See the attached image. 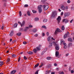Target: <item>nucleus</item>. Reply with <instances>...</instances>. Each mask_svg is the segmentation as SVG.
I'll use <instances>...</instances> for the list:
<instances>
[{
  "label": "nucleus",
  "mask_w": 74,
  "mask_h": 74,
  "mask_svg": "<svg viewBox=\"0 0 74 74\" xmlns=\"http://www.w3.org/2000/svg\"><path fill=\"white\" fill-rule=\"evenodd\" d=\"M41 50L40 48L38 47H37L36 48H34L33 50V52L36 53L37 51H39Z\"/></svg>",
  "instance_id": "obj_1"
},
{
  "label": "nucleus",
  "mask_w": 74,
  "mask_h": 74,
  "mask_svg": "<svg viewBox=\"0 0 74 74\" xmlns=\"http://www.w3.org/2000/svg\"><path fill=\"white\" fill-rule=\"evenodd\" d=\"M58 32H62V31L60 30L59 28H57V29L56 30L54 34H55V35H56V34H58Z\"/></svg>",
  "instance_id": "obj_2"
},
{
  "label": "nucleus",
  "mask_w": 74,
  "mask_h": 74,
  "mask_svg": "<svg viewBox=\"0 0 74 74\" xmlns=\"http://www.w3.org/2000/svg\"><path fill=\"white\" fill-rule=\"evenodd\" d=\"M57 15V13H56V12H53L52 13L51 16L53 18H54V17H55Z\"/></svg>",
  "instance_id": "obj_3"
},
{
  "label": "nucleus",
  "mask_w": 74,
  "mask_h": 74,
  "mask_svg": "<svg viewBox=\"0 0 74 74\" xmlns=\"http://www.w3.org/2000/svg\"><path fill=\"white\" fill-rule=\"evenodd\" d=\"M43 7L44 8V10L45 11H46L48 9V8H49V6H48V5H44L43 6Z\"/></svg>",
  "instance_id": "obj_4"
},
{
  "label": "nucleus",
  "mask_w": 74,
  "mask_h": 74,
  "mask_svg": "<svg viewBox=\"0 0 74 74\" xmlns=\"http://www.w3.org/2000/svg\"><path fill=\"white\" fill-rule=\"evenodd\" d=\"M57 20L58 21V24L60 23V20H61V18H60V16H59L58 17Z\"/></svg>",
  "instance_id": "obj_5"
},
{
  "label": "nucleus",
  "mask_w": 74,
  "mask_h": 74,
  "mask_svg": "<svg viewBox=\"0 0 74 74\" xmlns=\"http://www.w3.org/2000/svg\"><path fill=\"white\" fill-rule=\"evenodd\" d=\"M62 22H65V23H67L69 22V20L67 19L64 18L63 19Z\"/></svg>",
  "instance_id": "obj_6"
},
{
  "label": "nucleus",
  "mask_w": 74,
  "mask_h": 74,
  "mask_svg": "<svg viewBox=\"0 0 74 74\" xmlns=\"http://www.w3.org/2000/svg\"><path fill=\"white\" fill-rule=\"evenodd\" d=\"M53 40H51V42H49V47H51L52 45V43H53Z\"/></svg>",
  "instance_id": "obj_7"
},
{
  "label": "nucleus",
  "mask_w": 74,
  "mask_h": 74,
  "mask_svg": "<svg viewBox=\"0 0 74 74\" xmlns=\"http://www.w3.org/2000/svg\"><path fill=\"white\" fill-rule=\"evenodd\" d=\"M69 34V32H67V33H66V34H65L64 36V38L65 39L67 37V35Z\"/></svg>",
  "instance_id": "obj_8"
},
{
  "label": "nucleus",
  "mask_w": 74,
  "mask_h": 74,
  "mask_svg": "<svg viewBox=\"0 0 74 74\" xmlns=\"http://www.w3.org/2000/svg\"><path fill=\"white\" fill-rule=\"evenodd\" d=\"M56 51H58L59 49V46L58 45H56Z\"/></svg>",
  "instance_id": "obj_9"
},
{
  "label": "nucleus",
  "mask_w": 74,
  "mask_h": 74,
  "mask_svg": "<svg viewBox=\"0 0 74 74\" xmlns=\"http://www.w3.org/2000/svg\"><path fill=\"white\" fill-rule=\"evenodd\" d=\"M16 72V70H14L12 71L11 72V74H15Z\"/></svg>",
  "instance_id": "obj_10"
},
{
  "label": "nucleus",
  "mask_w": 74,
  "mask_h": 74,
  "mask_svg": "<svg viewBox=\"0 0 74 74\" xmlns=\"http://www.w3.org/2000/svg\"><path fill=\"white\" fill-rule=\"evenodd\" d=\"M59 53L58 51L56 52V57H58L59 56Z\"/></svg>",
  "instance_id": "obj_11"
},
{
  "label": "nucleus",
  "mask_w": 74,
  "mask_h": 74,
  "mask_svg": "<svg viewBox=\"0 0 74 74\" xmlns=\"http://www.w3.org/2000/svg\"><path fill=\"white\" fill-rule=\"evenodd\" d=\"M51 39V38L50 36L49 37L47 38V41L48 42H51V41H52Z\"/></svg>",
  "instance_id": "obj_12"
},
{
  "label": "nucleus",
  "mask_w": 74,
  "mask_h": 74,
  "mask_svg": "<svg viewBox=\"0 0 74 74\" xmlns=\"http://www.w3.org/2000/svg\"><path fill=\"white\" fill-rule=\"evenodd\" d=\"M14 34V31H12L10 34V36L11 37H12L13 36V34Z\"/></svg>",
  "instance_id": "obj_13"
},
{
  "label": "nucleus",
  "mask_w": 74,
  "mask_h": 74,
  "mask_svg": "<svg viewBox=\"0 0 74 74\" xmlns=\"http://www.w3.org/2000/svg\"><path fill=\"white\" fill-rule=\"evenodd\" d=\"M61 10H65V7H64V5H62V6H61Z\"/></svg>",
  "instance_id": "obj_14"
},
{
  "label": "nucleus",
  "mask_w": 74,
  "mask_h": 74,
  "mask_svg": "<svg viewBox=\"0 0 74 74\" xmlns=\"http://www.w3.org/2000/svg\"><path fill=\"white\" fill-rule=\"evenodd\" d=\"M69 15V14H68V13H65L64 14V18H66V16H68Z\"/></svg>",
  "instance_id": "obj_15"
},
{
  "label": "nucleus",
  "mask_w": 74,
  "mask_h": 74,
  "mask_svg": "<svg viewBox=\"0 0 74 74\" xmlns=\"http://www.w3.org/2000/svg\"><path fill=\"white\" fill-rule=\"evenodd\" d=\"M22 34V33L21 32H18L16 34V35L17 36H21V35Z\"/></svg>",
  "instance_id": "obj_16"
},
{
  "label": "nucleus",
  "mask_w": 74,
  "mask_h": 74,
  "mask_svg": "<svg viewBox=\"0 0 74 74\" xmlns=\"http://www.w3.org/2000/svg\"><path fill=\"white\" fill-rule=\"evenodd\" d=\"M29 27H26L25 28V29L24 30V32H26L27 30L29 29Z\"/></svg>",
  "instance_id": "obj_17"
},
{
  "label": "nucleus",
  "mask_w": 74,
  "mask_h": 74,
  "mask_svg": "<svg viewBox=\"0 0 74 74\" xmlns=\"http://www.w3.org/2000/svg\"><path fill=\"white\" fill-rule=\"evenodd\" d=\"M68 40L69 41H70V42H72L73 41V40L71 38H69L68 39Z\"/></svg>",
  "instance_id": "obj_18"
},
{
  "label": "nucleus",
  "mask_w": 74,
  "mask_h": 74,
  "mask_svg": "<svg viewBox=\"0 0 74 74\" xmlns=\"http://www.w3.org/2000/svg\"><path fill=\"white\" fill-rule=\"evenodd\" d=\"M38 12L39 13H41L42 12V9H38Z\"/></svg>",
  "instance_id": "obj_19"
},
{
  "label": "nucleus",
  "mask_w": 74,
  "mask_h": 74,
  "mask_svg": "<svg viewBox=\"0 0 74 74\" xmlns=\"http://www.w3.org/2000/svg\"><path fill=\"white\" fill-rule=\"evenodd\" d=\"M4 63L2 61H0V67L2 66V65H3Z\"/></svg>",
  "instance_id": "obj_20"
},
{
  "label": "nucleus",
  "mask_w": 74,
  "mask_h": 74,
  "mask_svg": "<svg viewBox=\"0 0 74 74\" xmlns=\"http://www.w3.org/2000/svg\"><path fill=\"white\" fill-rule=\"evenodd\" d=\"M25 25V21H23L22 23V24H21V27H22V26H24V25Z\"/></svg>",
  "instance_id": "obj_21"
},
{
  "label": "nucleus",
  "mask_w": 74,
  "mask_h": 74,
  "mask_svg": "<svg viewBox=\"0 0 74 74\" xmlns=\"http://www.w3.org/2000/svg\"><path fill=\"white\" fill-rule=\"evenodd\" d=\"M46 59L47 60H51V59H52V58H51V57L49 56L47 57L46 58Z\"/></svg>",
  "instance_id": "obj_22"
},
{
  "label": "nucleus",
  "mask_w": 74,
  "mask_h": 74,
  "mask_svg": "<svg viewBox=\"0 0 74 74\" xmlns=\"http://www.w3.org/2000/svg\"><path fill=\"white\" fill-rule=\"evenodd\" d=\"M42 7V5H39L38 7V9H41Z\"/></svg>",
  "instance_id": "obj_23"
},
{
  "label": "nucleus",
  "mask_w": 74,
  "mask_h": 74,
  "mask_svg": "<svg viewBox=\"0 0 74 74\" xmlns=\"http://www.w3.org/2000/svg\"><path fill=\"white\" fill-rule=\"evenodd\" d=\"M37 30L36 29H33L32 32L33 33H35V32H36L37 31Z\"/></svg>",
  "instance_id": "obj_24"
},
{
  "label": "nucleus",
  "mask_w": 74,
  "mask_h": 74,
  "mask_svg": "<svg viewBox=\"0 0 74 74\" xmlns=\"http://www.w3.org/2000/svg\"><path fill=\"white\" fill-rule=\"evenodd\" d=\"M16 57V55H15V54H12V58H15V57Z\"/></svg>",
  "instance_id": "obj_25"
},
{
  "label": "nucleus",
  "mask_w": 74,
  "mask_h": 74,
  "mask_svg": "<svg viewBox=\"0 0 74 74\" xmlns=\"http://www.w3.org/2000/svg\"><path fill=\"white\" fill-rule=\"evenodd\" d=\"M27 53L29 55L30 54H33V52L32 51H28L27 52Z\"/></svg>",
  "instance_id": "obj_26"
},
{
  "label": "nucleus",
  "mask_w": 74,
  "mask_h": 74,
  "mask_svg": "<svg viewBox=\"0 0 74 74\" xmlns=\"http://www.w3.org/2000/svg\"><path fill=\"white\" fill-rule=\"evenodd\" d=\"M38 66H39V63H38L37 64H36L34 66L35 68H36V67H38Z\"/></svg>",
  "instance_id": "obj_27"
},
{
  "label": "nucleus",
  "mask_w": 74,
  "mask_h": 74,
  "mask_svg": "<svg viewBox=\"0 0 74 74\" xmlns=\"http://www.w3.org/2000/svg\"><path fill=\"white\" fill-rule=\"evenodd\" d=\"M61 29L62 30H64V25H63L61 27Z\"/></svg>",
  "instance_id": "obj_28"
},
{
  "label": "nucleus",
  "mask_w": 74,
  "mask_h": 74,
  "mask_svg": "<svg viewBox=\"0 0 74 74\" xmlns=\"http://www.w3.org/2000/svg\"><path fill=\"white\" fill-rule=\"evenodd\" d=\"M17 25H18V24H17L16 23L14 25V28H15V27H17Z\"/></svg>",
  "instance_id": "obj_29"
},
{
  "label": "nucleus",
  "mask_w": 74,
  "mask_h": 74,
  "mask_svg": "<svg viewBox=\"0 0 74 74\" xmlns=\"http://www.w3.org/2000/svg\"><path fill=\"white\" fill-rule=\"evenodd\" d=\"M47 19H45L43 20V21L44 22H47Z\"/></svg>",
  "instance_id": "obj_30"
},
{
  "label": "nucleus",
  "mask_w": 74,
  "mask_h": 74,
  "mask_svg": "<svg viewBox=\"0 0 74 74\" xmlns=\"http://www.w3.org/2000/svg\"><path fill=\"white\" fill-rule=\"evenodd\" d=\"M27 14L28 16H30L31 15L30 14V12L29 11H28L27 12Z\"/></svg>",
  "instance_id": "obj_31"
},
{
  "label": "nucleus",
  "mask_w": 74,
  "mask_h": 74,
  "mask_svg": "<svg viewBox=\"0 0 74 74\" xmlns=\"http://www.w3.org/2000/svg\"><path fill=\"white\" fill-rule=\"evenodd\" d=\"M32 11L33 13H34V14H35V13H36V12H37V11H36V10H32Z\"/></svg>",
  "instance_id": "obj_32"
},
{
  "label": "nucleus",
  "mask_w": 74,
  "mask_h": 74,
  "mask_svg": "<svg viewBox=\"0 0 74 74\" xmlns=\"http://www.w3.org/2000/svg\"><path fill=\"white\" fill-rule=\"evenodd\" d=\"M42 28H44V29H47V27H46L45 25L42 26Z\"/></svg>",
  "instance_id": "obj_33"
},
{
  "label": "nucleus",
  "mask_w": 74,
  "mask_h": 74,
  "mask_svg": "<svg viewBox=\"0 0 74 74\" xmlns=\"http://www.w3.org/2000/svg\"><path fill=\"white\" fill-rule=\"evenodd\" d=\"M7 60H8L7 61V62H10V58H8Z\"/></svg>",
  "instance_id": "obj_34"
},
{
  "label": "nucleus",
  "mask_w": 74,
  "mask_h": 74,
  "mask_svg": "<svg viewBox=\"0 0 74 74\" xmlns=\"http://www.w3.org/2000/svg\"><path fill=\"white\" fill-rule=\"evenodd\" d=\"M33 27V25H29V28H32V27Z\"/></svg>",
  "instance_id": "obj_35"
},
{
  "label": "nucleus",
  "mask_w": 74,
  "mask_h": 74,
  "mask_svg": "<svg viewBox=\"0 0 74 74\" xmlns=\"http://www.w3.org/2000/svg\"><path fill=\"white\" fill-rule=\"evenodd\" d=\"M19 15L20 16H22V12H19Z\"/></svg>",
  "instance_id": "obj_36"
},
{
  "label": "nucleus",
  "mask_w": 74,
  "mask_h": 74,
  "mask_svg": "<svg viewBox=\"0 0 74 74\" xmlns=\"http://www.w3.org/2000/svg\"><path fill=\"white\" fill-rule=\"evenodd\" d=\"M27 7H28V5L27 4H25L24 5V7L25 8V7L27 8Z\"/></svg>",
  "instance_id": "obj_37"
},
{
  "label": "nucleus",
  "mask_w": 74,
  "mask_h": 74,
  "mask_svg": "<svg viewBox=\"0 0 74 74\" xmlns=\"http://www.w3.org/2000/svg\"><path fill=\"white\" fill-rule=\"evenodd\" d=\"M23 44H24L25 45H26V44H27V42H25V41L23 42Z\"/></svg>",
  "instance_id": "obj_38"
},
{
  "label": "nucleus",
  "mask_w": 74,
  "mask_h": 74,
  "mask_svg": "<svg viewBox=\"0 0 74 74\" xmlns=\"http://www.w3.org/2000/svg\"><path fill=\"white\" fill-rule=\"evenodd\" d=\"M39 19L38 18H36L35 19V21H38Z\"/></svg>",
  "instance_id": "obj_39"
},
{
  "label": "nucleus",
  "mask_w": 74,
  "mask_h": 74,
  "mask_svg": "<svg viewBox=\"0 0 74 74\" xmlns=\"http://www.w3.org/2000/svg\"><path fill=\"white\" fill-rule=\"evenodd\" d=\"M47 0H41L42 2L44 3V2H45Z\"/></svg>",
  "instance_id": "obj_40"
},
{
  "label": "nucleus",
  "mask_w": 74,
  "mask_h": 74,
  "mask_svg": "<svg viewBox=\"0 0 74 74\" xmlns=\"http://www.w3.org/2000/svg\"><path fill=\"white\" fill-rule=\"evenodd\" d=\"M67 46L66 45H65L64 46V49H66L67 48Z\"/></svg>",
  "instance_id": "obj_41"
},
{
  "label": "nucleus",
  "mask_w": 74,
  "mask_h": 74,
  "mask_svg": "<svg viewBox=\"0 0 74 74\" xmlns=\"http://www.w3.org/2000/svg\"><path fill=\"white\" fill-rule=\"evenodd\" d=\"M34 36L35 37H37V36H38V34H36L34 35Z\"/></svg>",
  "instance_id": "obj_42"
},
{
  "label": "nucleus",
  "mask_w": 74,
  "mask_h": 74,
  "mask_svg": "<svg viewBox=\"0 0 74 74\" xmlns=\"http://www.w3.org/2000/svg\"><path fill=\"white\" fill-rule=\"evenodd\" d=\"M47 51V49H45L43 51H44V52H45L46 51Z\"/></svg>",
  "instance_id": "obj_43"
},
{
  "label": "nucleus",
  "mask_w": 74,
  "mask_h": 74,
  "mask_svg": "<svg viewBox=\"0 0 74 74\" xmlns=\"http://www.w3.org/2000/svg\"><path fill=\"white\" fill-rule=\"evenodd\" d=\"M21 60V57H19L18 59V62H19V61Z\"/></svg>",
  "instance_id": "obj_44"
},
{
  "label": "nucleus",
  "mask_w": 74,
  "mask_h": 74,
  "mask_svg": "<svg viewBox=\"0 0 74 74\" xmlns=\"http://www.w3.org/2000/svg\"><path fill=\"white\" fill-rule=\"evenodd\" d=\"M24 59H25V60H27V57H26L25 56H24Z\"/></svg>",
  "instance_id": "obj_45"
},
{
  "label": "nucleus",
  "mask_w": 74,
  "mask_h": 74,
  "mask_svg": "<svg viewBox=\"0 0 74 74\" xmlns=\"http://www.w3.org/2000/svg\"><path fill=\"white\" fill-rule=\"evenodd\" d=\"M16 41V40L14 39L13 41H12V43H14V42H15V41Z\"/></svg>",
  "instance_id": "obj_46"
},
{
  "label": "nucleus",
  "mask_w": 74,
  "mask_h": 74,
  "mask_svg": "<svg viewBox=\"0 0 74 74\" xmlns=\"http://www.w3.org/2000/svg\"><path fill=\"white\" fill-rule=\"evenodd\" d=\"M44 53H45V52H44L43 51L42 53H41V55H44Z\"/></svg>",
  "instance_id": "obj_47"
},
{
  "label": "nucleus",
  "mask_w": 74,
  "mask_h": 74,
  "mask_svg": "<svg viewBox=\"0 0 74 74\" xmlns=\"http://www.w3.org/2000/svg\"><path fill=\"white\" fill-rule=\"evenodd\" d=\"M20 31H22V32L23 31V29L22 28H21L20 29Z\"/></svg>",
  "instance_id": "obj_48"
},
{
  "label": "nucleus",
  "mask_w": 74,
  "mask_h": 74,
  "mask_svg": "<svg viewBox=\"0 0 74 74\" xmlns=\"http://www.w3.org/2000/svg\"><path fill=\"white\" fill-rule=\"evenodd\" d=\"M71 1H70V0H68L67 1V3H70V2Z\"/></svg>",
  "instance_id": "obj_49"
},
{
  "label": "nucleus",
  "mask_w": 74,
  "mask_h": 74,
  "mask_svg": "<svg viewBox=\"0 0 74 74\" xmlns=\"http://www.w3.org/2000/svg\"><path fill=\"white\" fill-rule=\"evenodd\" d=\"M18 23H19V24H20L21 25H22V24L21 23L20 21H18Z\"/></svg>",
  "instance_id": "obj_50"
},
{
  "label": "nucleus",
  "mask_w": 74,
  "mask_h": 74,
  "mask_svg": "<svg viewBox=\"0 0 74 74\" xmlns=\"http://www.w3.org/2000/svg\"><path fill=\"white\" fill-rule=\"evenodd\" d=\"M43 65H44V64H43V63H41L40 65H41L42 66H43Z\"/></svg>",
  "instance_id": "obj_51"
},
{
  "label": "nucleus",
  "mask_w": 74,
  "mask_h": 74,
  "mask_svg": "<svg viewBox=\"0 0 74 74\" xmlns=\"http://www.w3.org/2000/svg\"><path fill=\"white\" fill-rule=\"evenodd\" d=\"M71 72L72 74H73V73H74V71H73V70H72L71 71Z\"/></svg>",
  "instance_id": "obj_52"
},
{
  "label": "nucleus",
  "mask_w": 74,
  "mask_h": 74,
  "mask_svg": "<svg viewBox=\"0 0 74 74\" xmlns=\"http://www.w3.org/2000/svg\"><path fill=\"white\" fill-rule=\"evenodd\" d=\"M46 34L47 35V36H49V33L48 32H47L46 33Z\"/></svg>",
  "instance_id": "obj_53"
},
{
  "label": "nucleus",
  "mask_w": 74,
  "mask_h": 74,
  "mask_svg": "<svg viewBox=\"0 0 74 74\" xmlns=\"http://www.w3.org/2000/svg\"><path fill=\"white\" fill-rule=\"evenodd\" d=\"M2 1L3 2H4L5 3V2H6V0H2Z\"/></svg>",
  "instance_id": "obj_54"
},
{
  "label": "nucleus",
  "mask_w": 74,
  "mask_h": 74,
  "mask_svg": "<svg viewBox=\"0 0 74 74\" xmlns=\"http://www.w3.org/2000/svg\"><path fill=\"white\" fill-rule=\"evenodd\" d=\"M73 19H72V20H71L70 21V23H72V22H73Z\"/></svg>",
  "instance_id": "obj_55"
},
{
  "label": "nucleus",
  "mask_w": 74,
  "mask_h": 74,
  "mask_svg": "<svg viewBox=\"0 0 74 74\" xmlns=\"http://www.w3.org/2000/svg\"><path fill=\"white\" fill-rule=\"evenodd\" d=\"M4 7H5V6H6V3H5L4 4Z\"/></svg>",
  "instance_id": "obj_56"
},
{
  "label": "nucleus",
  "mask_w": 74,
  "mask_h": 74,
  "mask_svg": "<svg viewBox=\"0 0 74 74\" xmlns=\"http://www.w3.org/2000/svg\"><path fill=\"white\" fill-rule=\"evenodd\" d=\"M69 53H67V54H66V56H69Z\"/></svg>",
  "instance_id": "obj_57"
},
{
  "label": "nucleus",
  "mask_w": 74,
  "mask_h": 74,
  "mask_svg": "<svg viewBox=\"0 0 74 74\" xmlns=\"http://www.w3.org/2000/svg\"><path fill=\"white\" fill-rule=\"evenodd\" d=\"M63 12H62L61 13V15L62 16V15H63Z\"/></svg>",
  "instance_id": "obj_58"
},
{
  "label": "nucleus",
  "mask_w": 74,
  "mask_h": 74,
  "mask_svg": "<svg viewBox=\"0 0 74 74\" xmlns=\"http://www.w3.org/2000/svg\"><path fill=\"white\" fill-rule=\"evenodd\" d=\"M42 36H45V34H44V33H43L42 34Z\"/></svg>",
  "instance_id": "obj_59"
},
{
  "label": "nucleus",
  "mask_w": 74,
  "mask_h": 74,
  "mask_svg": "<svg viewBox=\"0 0 74 74\" xmlns=\"http://www.w3.org/2000/svg\"><path fill=\"white\" fill-rule=\"evenodd\" d=\"M12 41V39H10V42H11Z\"/></svg>",
  "instance_id": "obj_60"
},
{
  "label": "nucleus",
  "mask_w": 74,
  "mask_h": 74,
  "mask_svg": "<svg viewBox=\"0 0 74 74\" xmlns=\"http://www.w3.org/2000/svg\"><path fill=\"white\" fill-rule=\"evenodd\" d=\"M60 73L61 74H64V72L63 71L62 72Z\"/></svg>",
  "instance_id": "obj_61"
},
{
  "label": "nucleus",
  "mask_w": 74,
  "mask_h": 74,
  "mask_svg": "<svg viewBox=\"0 0 74 74\" xmlns=\"http://www.w3.org/2000/svg\"><path fill=\"white\" fill-rule=\"evenodd\" d=\"M35 74H38V71L36 72L35 73Z\"/></svg>",
  "instance_id": "obj_62"
},
{
  "label": "nucleus",
  "mask_w": 74,
  "mask_h": 74,
  "mask_svg": "<svg viewBox=\"0 0 74 74\" xmlns=\"http://www.w3.org/2000/svg\"><path fill=\"white\" fill-rule=\"evenodd\" d=\"M18 74H21V72H19L18 73Z\"/></svg>",
  "instance_id": "obj_63"
},
{
  "label": "nucleus",
  "mask_w": 74,
  "mask_h": 74,
  "mask_svg": "<svg viewBox=\"0 0 74 74\" xmlns=\"http://www.w3.org/2000/svg\"><path fill=\"white\" fill-rule=\"evenodd\" d=\"M55 74V73H54V72H52L51 73V74Z\"/></svg>",
  "instance_id": "obj_64"
}]
</instances>
